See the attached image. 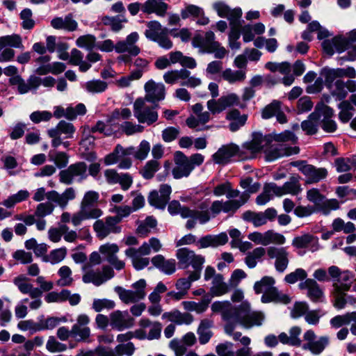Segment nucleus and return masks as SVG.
I'll list each match as a JSON object with an SVG mask.
<instances>
[{"instance_id": "obj_1", "label": "nucleus", "mask_w": 356, "mask_h": 356, "mask_svg": "<svg viewBox=\"0 0 356 356\" xmlns=\"http://www.w3.org/2000/svg\"><path fill=\"white\" fill-rule=\"evenodd\" d=\"M248 301L243 302L238 306L233 305L229 301H215L211 305L213 314L220 315L225 322L233 321L238 323L245 329L254 326H261L265 319V315L259 311H250Z\"/></svg>"}, {"instance_id": "obj_2", "label": "nucleus", "mask_w": 356, "mask_h": 356, "mask_svg": "<svg viewBox=\"0 0 356 356\" xmlns=\"http://www.w3.org/2000/svg\"><path fill=\"white\" fill-rule=\"evenodd\" d=\"M332 115V108L323 104H318L315 111L309 115L308 119L302 122L301 127L307 134H314L317 131L319 120L322 118L323 129L326 132H332L334 131Z\"/></svg>"}, {"instance_id": "obj_3", "label": "nucleus", "mask_w": 356, "mask_h": 356, "mask_svg": "<svg viewBox=\"0 0 356 356\" xmlns=\"http://www.w3.org/2000/svg\"><path fill=\"white\" fill-rule=\"evenodd\" d=\"M168 210L172 215L179 214L183 218H188L186 223V227L191 229L195 227L197 222L200 224H205L210 220V215L208 211H198L191 209L186 207H181L180 203L177 200L170 202Z\"/></svg>"}, {"instance_id": "obj_4", "label": "nucleus", "mask_w": 356, "mask_h": 356, "mask_svg": "<svg viewBox=\"0 0 356 356\" xmlns=\"http://www.w3.org/2000/svg\"><path fill=\"white\" fill-rule=\"evenodd\" d=\"M354 275L349 270H341L335 266V307L342 309L347 301L345 292L350 288Z\"/></svg>"}, {"instance_id": "obj_5", "label": "nucleus", "mask_w": 356, "mask_h": 356, "mask_svg": "<svg viewBox=\"0 0 356 356\" xmlns=\"http://www.w3.org/2000/svg\"><path fill=\"white\" fill-rule=\"evenodd\" d=\"M147 282L145 279H140L131 284V289H126L122 286H118L114 289L118 294L119 299L125 305H130L138 302L143 300L146 296L145 289Z\"/></svg>"}, {"instance_id": "obj_6", "label": "nucleus", "mask_w": 356, "mask_h": 356, "mask_svg": "<svg viewBox=\"0 0 356 356\" xmlns=\"http://www.w3.org/2000/svg\"><path fill=\"white\" fill-rule=\"evenodd\" d=\"M164 81L168 84H175L180 81V85L189 88H196L202 84L201 79L191 76V72L185 68L171 70L164 73Z\"/></svg>"}, {"instance_id": "obj_7", "label": "nucleus", "mask_w": 356, "mask_h": 356, "mask_svg": "<svg viewBox=\"0 0 356 356\" xmlns=\"http://www.w3.org/2000/svg\"><path fill=\"white\" fill-rule=\"evenodd\" d=\"M169 30L164 28L156 20L150 21L147 24V29L145 31V37L165 49L172 47V42L168 38Z\"/></svg>"}, {"instance_id": "obj_8", "label": "nucleus", "mask_w": 356, "mask_h": 356, "mask_svg": "<svg viewBox=\"0 0 356 356\" xmlns=\"http://www.w3.org/2000/svg\"><path fill=\"white\" fill-rule=\"evenodd\" d=\"M82 270L83 272V282L86 284L92 283L97 286L111 280L115 275L113 268L108 266H104L102 270H99L92 269L88 264H84Z\"/></svg>"}, {"instance_id": "obj_9", "label": "nucleus", "mask_w": 356, "mask_h": 356, "mask_svg": "<svg viewBox=\"0 0 356 356\" xmlns=\"http://www.w3.org/2000/svg\"><path fill=\"white\" fill-rule=\"evenodd\" d=\"M176 257L180 268H186L189 266H192L195 269L194 271L200 273L205 261L203 256L196 254L193 250L187 248H179L176 252Z\"/></svg>"}, {"instance_id": "obj_10", "label": "nucleus", "mask_w": 356, "mask_h": 356, "mask_svg": "<svg viewBox=\"0 0 356 356\" xmlns=\"http://www.w3.org/2000/svg\"><path fill=\"white\" fill-rule=\"evenodd\" d=\"M97 238L103 240L111 234H119L122 227L118 225L117 220L113 216H107L104 219L97 220L92 225Z\"/></svg>"}, {"instance_id": "obj_11", "label": "nucleus", "mask_w": 356, "mask_h": 356, "mask_svg": "<svg viewBox=\"0 0 356 356\" xmlns=\"http://www.w3.org/2000/svg\"><path fill=\"white\" fill-rule=\"evenodd\" d=\"M87 177V165L85 163L79 162L70 165L66 170L59 173L60 182L71 184L74 180L81 181Z\"/></svg>"}, {"instance_id": "obj_12", "label": "nucleus", "mask_w": 356, "mask_h": 356, "mask_svg": "<svg viewBox=\"0 0 356 356\" xmlns=\"http://www.w3.org/2000/svg\"><path fill=\"white\" fill-rule=\"evenodd\" d=\"M248 238L255 244L262 245L264 246H267L271 243L281 245L286 242V238L284 235L275 232L272 229L268 230L264 233L259 232L250 233Z\"/></svg>"}, {"instance_id": "obj_13", "label": "nucleus", "mask_w": 356, "mask_h": 356, "mask_svg": "<svg viewBox=\"0 0 356 356\" xmlns=\"http://www.w3.org/2000/svg\"><path fill=\"white\" fill-rule=\"evenodd\" d=\"M271 142L270 136H263L260 133H254L250 141L245 143L241 149L243 150V155L248 156L247 159H252L254 154L260 151H264L266 145Z\"/></svg>"}, {"instance_id": "obj_14", "label": "nucleus", "mask_w": 356, "mask_h": 356, "mask_svg": "<svg viewBox=\"0 0 356 356\" xmlns=\"http://www.w3.org/2000/svg\"><path fill=\"white\" fill-rule=\"evenodd\" d=\"M234 156H238L242 160L248 158L243 155V150L238 145L230 143L220 147L213 155V160L216 163L225 165Z\"/></svg>"}, {"instance_id": "obj_15", "label": "nucleus", "mask_w": 356, "mask_h": 356, "mask_svg": "<svg viewBox=\"0 0 356 356\" xmlns=\"http://www.w3.org/2000/svg\"><path fill=\"white\" fill-rule=\"evenodd\" d=\"M150 254L149 245L145 243L138 248H130L125 250V255L131 259L134 268L137 270H140L147 267L149 263V259L147 257L143 256L148 255Z\"/></svg>"}, {"instance_id": "obj_16", "label": "nucleus", "mask_w": 356, "mask_h": 356, "mask_svg": "<svg viewBox=\"0 0 356 356\" xmlns=\"http://www.w3.org/2000/svg\"><path fill=\"white\" fill-rule=\"evenodd\" d=\"M307 29L312 32L318 31V39L323 40L321 46L323 52L328 56L334 54V37L327 29L322 28L320 24L314 21L308 24Z\"/></svg>"}, {"instance_id": "obj_17", "label": "nucleus", "mask_w": 356, "mask_h": 356, "mask_svg": "<svg viewBox=\"0 0 356 356\" xmlns=\"http://www.w3.org/2000/svg\"><path fill=\"white\" fill-rule=\"evenodd\" d=\"M305 343L302 346L304 350H309L312 354L318 355L328 344V339L326 337L318 338L314 331L307 330L303 336Z\"/></svg>"}, {"instance_id": "obj_18", "label": "nucleus", "mask_w": 356, "mask_h": 356, "mask_svg": "<svg viewBox=\"0 0 356 356\" xmlns=\"http://www.w3.org/2000/svg\"><path fill=\"white\" fill-rule=\"evenodd\" d=\"M269 259H275V268L279 273H284L289 263V252L286 248L270 246L267 249Z\"/></svg>"}, {"instance_id": "obj_19", "label": "nucleus", "mask_w": 356, "mask_h": 356, "mask_svg": "<svg viewBox=\"0 0 356 356\" xmlns=\"http://www.w3.org/2000/svg\"><path fill=\"white\" fill-rule=\"evenodd\" d=\"M111 327L118 331L130 328L134 325V319L127 311L115 310L109 314Z\"/></svg>"}, {"instance_id": "obj_20", "label": "nucleus", "mask_w": 356, "mask_h": 356, "mask_svg": "<svg viewBox=\"0 0 356 356\" xmlns=\"http://www.w3.org/2000/svg\"><path fill=\"white\" fill-rule=\"evenodd\" d=\"M264 152L267 161H273L285 156L298 154L299 148L298 147H287L284 145H272L270 142L265 147Z\"/></svg>"}, {"instance_id": "obj_21", "label": "nucleus", "mask_w": 356, "mask_h": 356, "mask_svg": "<svg viewBox=\"0 0 356 356\" xmlns=\"http://www.w3.org/2000/svg\"><path fill=\"white\" fill-rule=\"evenodd\" d=\"M174 160L175 166L172 171L174 178L181 179L188 177L193 170V166L188 161V157L181 152L178 151L175 153Z\"/></svg>"}, {"instance_id": "obj_22", "label": "nucleus", "mask_w": 356, "mask_h": 356, "mask_svg": "<svg viewBox=\"0 0 356 356\" xmlns=\"http://www.w3.org/2000/svg\"><path fill=\"white\" fill-rule=\"evenodd\" d=\"M145 101L142 99L136 100L134 104V115L140 123L151 124L158 119L157 112L153 108H145Z\"/></svg>"}, {"instance_id": "obj_23", "label": "nucleus", "mask_w": 356, "mask_h": 356, "mask_svg": "<svg viewBox=\"0 0 356 356\" xmlns=\"http://www.w3.org/2000/svg\"><path fill=\"white\" fill-rule=\"evenodd\" d=\"M334 81V70L329 67H324L320 73V77L315 82L307 86V92L308 93H316L323 89V83L325 82V86L329 88H332V82Z\"/></svg>"}, {"instance_id": "obj_24", "label": "nucleus", "mask_w": 356, "mask_h": 356, "mask_svg": "<svg viewBox=\"0 0 356 356\" xmlns=\"http://www.w3.org/2000/svg\"><path fill=\"white\" fill-rule=\"evenodd\" d=\"M76 197V190L72 187L67 188L62 193L56 191L48 192L47 200L56 203L58 207L65 209L70 201L74 200Z\"/></svg>"}, {"instance_id": "obj_25", "label": "nucleus", "mask_w": 356, "mask_h": 356, "mask_svg": "<svg viewBox=\"0 0 356 356\" xmlns=\"http://www.w3.org/2000/svg\"><path fill=\"white\" fill-rule=\"evenodd\" d=\"M146 92L145 99L148 102H156L165 98V88L162 83H156L149 80L145 85Z\"/></svg>"}, {"instance_id": "obj_26", "label": "nucleus", "mask_w": 356, "mask_h": 356, "mask_svg": "<svg viewBox=\"0 0 356 356\" xmlns=\"http://www.w3.org/2000/svg\"><path fill=\"white\" fill-rule=\"evenodd\" d=\"M213 8L217 12L219 17L227 18L229 21V24L235 23L234 22L240 19L242 16V10L240 8L231 9L222 2L213 3Z\"/></svg>"}, {"instance_id": "obj_27", "label": "nucleus", "mask_w": 356, "mask_h": 356, "mask_svg": "<svg viewBox=\"0 0 356 356\" xmlns=\"http://www.w3.org/2000/svg\"><path fill=\"white\" fill-rule=\"evenodd\" d=\"M211 114L208 110L195 115H191L186 119V123L189 128L196 131L207 130L209 127L206 124L210 120Z\"/></svg>"}, {"instance_id": "obj_28", "label": "nucleus", "mask_w": 356, "mask_h": 356, "mask_svg": "<svg viewBox=\"0 0 356 356\" xmlns=\"http://www.w3.org/2000/svg\"><path fill=\"white\" fill-rule=\"evenodd\" d=\"M14 284L18 288L19 291L24 294H29L31 298L41 297L42 292L38 289L35 288L29 282V279L24 275H19L14 278Z\"/></svg>"}, {"instance_id": "obj_29", "label": "nucleus", "mask_w": 356, "mask_h": 356, "mask_svg": "<svg viewBox=\"0 0 356 356\" xmlns=\"http://www.w3.org/2000/svg\"><path fill=\"white\" fill-rule=\"evenodd\" d=\"M165 0H147L143 3V13L145 14L155 13L156 15L163 17L169 8Z\"/></svg>"}, {"instance_id": "obj_30", "label": "nucleus", "mask_w": 356, "mask_h": 356, "mask_svg": "<svg viewBox=\"0 0 356 356\" xmlns=\"http://www.w3.org/2000/svg\"><path fill=\"white\" fill-rule=\"evenodd\" d=\"M151 261L155 268L165 275H170L176 271V261L173 259H166L163 255L157 254Z\"/></svg>"}, {"instance_id": "obj_31", "label": "nucleus", "mask_w": 356, "mask_h": 356, "mask_svg": "<svg viewBox=\"0 0 356 356\" xmlns=\"http://www.w3.org/2000/svg\"><path fill=\"white\" fill-rule=\"evenodd\" d=\"M162 318L172 322L175 325H189L193 321V316L188 313H181L177 309L164 312Z\"/></svg>"}, {"instance_id": "obj_32", "label": "nucleus", "mask_w": 356, "mask_h": 356, "mask_svg": "<svg viewBox=\"0 0 356 356\" xmlns=\"http://www.w3.org/2000/svg\"><path fill=\"white\" fill-rule=\"evenodd\" d=\"M51 26L57 30H64L72 32L77 29L78 23L73 19L72 15L69 14L65 17H56L51 19Z\"/></svg>"}, {"instance_id": "obj_33", "label": "nucleus", "mask_w": 356, "mask_h": 356, "mask_svg": "<svg viewBox=\"0 0 356 356\" xmlns=\"http://www.w3.org/2000/svg\"><path fill=\"white\" fill-rule=\"evenodd\" d=\"M356 90V81L348 79L346 81L341 79L335 80V98L344 99L349 92Z\"/></svg>"}, {"instance_id": "obj_34", "label": "nucleus", "mask_w": 356, "mask_h": 356, "mask_svg": "<svg viewBox=\"0 0 356 356\" xmlns=\"http://www.w3.org/2000/svg\"><path fill=\"white\" fill-rule=\"evenodd\" d=\"M300 170L307 177V183H314L325 177L327 172L323 168H316L313 165L304 164Z\"/></svg>"}, {"instance_id": "obj_35", "label": "nucleus", "mask_w": 356, "mask_h": 356, "mask_svg": "<svg viewBox=\"0 0 356 356\" xmlns=\"http://www.w3.org/2000/svg\"><path fill=\"white\" fill-rule=\"evenodd\" d=\"M299 287L301 289H307V296L314 302L321 300L323 296L322 291L313 279H307L305 281L300 282Z\"/></svg>"}, {"instance_id": "obj_36", "label": "nucleus", "mask_w": 356, "mask_h": 356, "mask_svg": "<svg viewBox=\"0 0 356 356\" xmlns=\"http://www.w3.org/2000/svg\"><path fill=\"white\" fill-rule=\"evenodd\" d=\"M161 323L159 321H154L152 325L149 327L148 333L143 329L136 330L137 339L140 340L147 339L149 341L159 339L161 337Z\"/></svg>"}, {"instance_id": "obj_37", "label": "nucleus", "mask_w": 356, "mask_h": 356, "mask_svg": "<svg viewBox=\"0 0 356 356\" xmlns=\"http://www.w3.org/2000/svg\"><path fill=\"white\" fill-rule=\"evenodd\" d=\"M290 301L291 298L288 295L280 292L275 286L264 292L261 296V302L264 303L277 302L287 304Z\"/></svg>"}, {"instance_id": "obj_38", "label": "nucleus", "mask_w": 356, "mask_h": 356, "mask_svg": "<svg viewBox=\"0 0 356 356\" xmlns=\"http://www.w3.org/2000/svg\"><path fill=\"white\" fill-rule=\"evenodd\" d=\"M75 132V127L72 123L64 120L60 121L56 127L48 130L49 136H56V135H65V138H71Z\"/></svg>"}, {"instance_id": "obj_39", "label": "nucleus", "mask_w": 356, "mask_h": 356, "mask_svg": "<svg viewBox=\"0 0 356 356\" xmlns=\"http://www.w3.org/2000/svg\"><path fill=\"white\" fill-rule=\"evenodd\" d=\"M318 239L312 235L306 234L293 239L292 245L297 248H309L314 252L318 249Z\"/></svg>"}, {"instance_id": "obj_40", "label": "nucleus", "mask_w": 356, "mask_h": 356, "mask_svg": "<svg viewBox=\"0 0 356 356\" xmlns=\"http://www.w3.org/2000/svg\"><path fill=\"white\" fill-rule=\"evenodd\" d=\"M229 291V285L225 282L224 277L220 274L214 276L212 280V286L210 289L211 298L213 296H222Z\"/></svg>"}, {"instance_id": "obj_41", "label": "nucleus", "mask_w": 356, "mask_h": 356, "mask_svg": "<svg viewBox=\"0 0 356 356\" xmlns=\"http://www.w3.org/2000/svg\"><path fill=\"white\" fill-rule=\"evenodd\" d=\"M265 31V26L261 23L254 25H246L241 29L243 40L245 42L254 40L255 35H261Z\"/></svg>"}, {"instance_id": "obj_42", "label": "nucleus", "mask_w": 356, "mask_h": 356, "mask_svg": "<svg viewBox=\"0 0 356 356\" xmlns=\"http://www.w3.org/2000/svg\"><path fill=\"white\" fill-rule=\"evenodd\" d=\"M355 42H356V29L350 31L346 38L335 36V51L342 52L348 50Z\"/></svg>"}, {"instance_id": "obj_43", "label": "nucleus", "mask_w": 356, "mask_h": 356, "mask_svg": "<svg viewBox=\"0 0 356 356\" xmlns=\"http://www.w3.org/2000/svg\"><path fill=\"white\" fill-rule=\"evenodd\" d=\"M222 79L230 84L242 83L246 79V72L243 70H233L227 68L222 72Z\"/></svg>"}, {"instance_id": "obj_44", "label": "nucleus", "mask_w": 356, "mask_h": 356, "mask_svg": "<svg viewBox=\"0 0 356 356\" xmlns=\"http://www.w3.org/2000/svg\"><path fill=\"white\" fill-rule=\"evenodd\" d=\"M200 277V272L193 271L190 273L188 277H182L177 280L175 283V287L178 291H182L187 295L192 282L199 280Z\"/></svg>"}, {"instance_id": "obj_45", "label": "nucleus", "mask_w": 356, "mask_h": 356, "mask_svg": "<svg viewBox=\"0 0 356 356\" xmlns=\"http://www.w3.org/2000/svg\"><path fill=\"white\" fill-rule=\"evenodd\" d=\"M67 255V248L62 247L50 251L47 256L42 258V261L55 265L60 263L65 259Z\"/></svg>"}, {"instance_id": "obj_46", "label": "nucleus", "mask_w": 356, "mask_h": 356, "mask_svg": "<svg viewBox=\"0 0 356 356\" xmlns=\"http://www.w3.org/2000/svg\"><path fill=\"white\" fill-rule=\"evenodd\" d=\"M213 322L208 319H204L201 321L197 329L199 341L201 344L207 343L212 336L210 328L212 327Z\"/></svg>"}, {"instance_id": "obj_47", "label": "nucleus", "mask_w": 356, "mask_h": 356, "mask_svg": "<svg viewBox=\"0 0 356 356\" xmlns=\"http://www.w3.org/2000/svg\"><path fill=\"white\" fill-rule=\"evenodd\" d=\"M265 248L258 247L254 248L252 252H249L245 258V264L250 268L256 267L258 261L265 255Z\"/></svg>"}, {"instance_id": "obj_48", "label": "nucleus", "mask_w": 356, "mask_h": 356, "mask_svg": "<svg viewBox=\"0 0 356 356\" xmlns=\"http://www.w3.org/2000/svg\"><path fill=\"white\" fill-rule=\"evenodd\" d=\"M83 54L76 49H73L70 53V63L74 65H78L81 72L88 71L91 65L87 61L83 60Z\"/></svg>"}, {"instance_id": "obj_49", "label": "nucleus", "mask_w": 356, "mask_h": 356, "mask_svg": "<svg viewBox=\"0 0 356 356\" xmlns=\"http://www.w3.org/2000/svg\"><path fill=\"white\" fill-rule=\"evenodd\" d=\"M249 195L243 193L240 196V200H229L223 202L224 213H234L239 207L244 204L248 200Z\"/></svg>"}, {"instance_id": "obj_50", "label": "nucleus", "mask_w": 356, "mask_h": 356, "mask_svg": "<svg viewBox=\"0 0 356 356\" xmlns=\"http://www.w3.org/2000/svg\"><path fill=\"white\" fill-rule=\"evenodd\" d=\"M6 47L22 48L23 46L21 37L16 34L1 37L0 51Z\"/></svg>"}, {"instance_id": "obj_51", "label": "nucleus", "mask_w": 356, "mask_h": 356, "mask_svg": "<svg viewBox=\"0 0 356 356\" xmlns=\"http://www.w3.org/2000/svg\"><path fill=\"white\" fill-rule=\"evenodd\" d=\"M108 87L107 83L100 79H92L85 83L83 88L89 93H101Z\"/></svg>"}, {"instance_id": "obj_52", "label": "nucleus", "mask_w": 356, "mask_h": 356, "mask_svg": "<svg viewBox=\"0 0 356 356\" xmlns=\"http://www.w3.org/2000/svg\"><path fill=\"white\" fill-rule=\"evenodd\" d=\"M220 98L225 110L233 106H239L241 108L245 107L244 104H241L240 97L234 92H229Z\"/></svg>"}, {"instance_id": "obj_53", "label": "nucleus", "mask_w": 356, "mask_h": 356, "mask_svg": "<svg viewBox=\"0 0 356 356\" xmlns=\"http://www.w3.org/2000/svg\"><path fill=\"white\" fill-rule=\"evenodd\" d=\"M136 348L132 342L126 343H120L116 346L113 353V356H132L135 352Z\"/></svg>"}, {"instance_id": "obj_54", "label": "nucleus", "mask_w": 356, "mask_h": 356, "mask_svg": "<svg viewBox=\"0 0 356 356\" xmlns=\"http://www.w3.org/2000/svg\"><path fill=\"white\" fill-rule=\"evenodd\" d=\"M29 196V193L28 191L21 190L17 193L8 197L6 200L3 201L2 204L7 208H11L14 207L15 204L26 200Z\"/></svg>"}, {"instance_id": "obj_55", "label": "nucleus", "mask_w": 356, "mask_h": 356, "mask_svg": "<svg viewBox=\"0 0 356 356\" xmlns=\"http://www.w3.org/2000/svg\"><path fill=\"white\" fill-rule=\"evenodd\" d=\"M340 112L339 113V118L342 122H348L353 115V107L348 101H343L339 106Z\"/></svg>"}, {"instance_id": "obj_56", "label": "nucleus", "mask_w": 356, "mask_h": 356, "mask_svg": "<svg viewBox=\"0 0 356 356\" xmlns=\"http://www.w3.org/2000/svg\"><path fill=\"white\" fill-rule=\"evenodd\" d=\"M203 14H204V10L201 7L192 4L186 6L181 10V17L184 19L198 17Z\"/></svg>"}, {"instance_id": "obj_57", "label": "nucleus", "mask_w": 356, "mask_h": 356, "mask_svg": "<svg viewBox=\"0 0 356 356\" xmlns=\"http://www.w3.org/2000/svg\"><path fill=\"white\" fill-rule=\"evenodd\" d=\"M58 274L60 276V279L58 280V284L61 286H70L73 282L72 277V270L70 267L67 266H61Z\"/></svg>"}, {"instance_id": "obj_58", "label": "nucleus", "mask_w": 356, "mask_h": 356, "mask_svg": "<svg viewBox=\"0 0 356 356\" xmlns=\"http://www.w3.org/2000/svg\"><path fill=\"white\" fill-rule=\"evenodd\" d=\"M275 279L272 277H264L259 282H255L254 289L256 293H264L266 291L274 287Z\"/></svg>"}, {"instance_id": "obj_59", "label": "nucleus", "mask_w": 356, "mask_h": 356, "mask_svg": "<svg viewBox=\"0 0 356 356\" xmlns=\"http://www.w3.org/2000/svg\"><path fill=\"white\" fill-rule=\"evenodd\" d=\"M115 307V302L113 300L102 298H96L93 300L92 308L96 312H100L104 309H112Z\"/></svg>"}, {"instance_id": "obj_60", "label": "nucleus", "mask_w": 356, "mask_h": 356, "mask_svg": "<svg viewBox=\"0 0 356 356\" xmlns=\"http://www.w3.org/2000/svg\"><path fill=\"white\" fill-rule=\"evenodd\" d=\"M96 38L94 35L88 34L79 37L76 44L80 48L91 50L96 47Z\"/></svg>"}, {"instance_id": "obj_61", "label": "nucleus", "mask_w": 356, "mask_h": 356, "mask_svg": "<svg viewBox=\"0 0 356 356\" xmlns=\"http://www.w3.org/2000/svg\"><path fill=\"white\" fill-rule=\"evenodd\" d=\"M148 202L155 208L163 209L165 207L168 200L157 191H153L148 196Z\"/></svg>"}, {"instance_id": "obj_62", "label": "nucleus", "mask_w": 356, "mask_h": 356, "mask_svg": "<svg viewBox=\"0 0 356 356\" xmlns=\"http://www.w3.org/2000/svg\"><path fill=\"white\" fill-rule=\"evenodd\" d=\"M265 218L263 212L247 211L243 214V218L252 222L255 227L265 225L267 222Z\"/></svg>"}, {"instance_id": "obj_63", "label": "nucleus", "mask_w": 356, "mask_h": 356, "mask_svg": "<svg viewBox=\"0 0 356 356\" xmlns=\"http://www.w3.org/2000/svg\"><path fill=\"white\" fill-rule=\"evenodd\" d=\"M115 50L118 53L128 52L132 56H136L140 53V49L138 46H132L127 41H119L115 47Z\"/></svg>"}, {"instance_id": "obj_64", "label": "nucleus", "mask_w": 356, "mask_h": 356, "mask_svg": "<svg viewBox=\"0 0 356 356\" xmlns=\"http://www.w3.org/2000/svg\"><path fill=\"white\" fill-rule=\"evenodd\" d=\"M167 289V286L162 282H158L154 290L148 296L149 302L160 303L161 294L166 292Z\"/></svg>"}]
</instances>
